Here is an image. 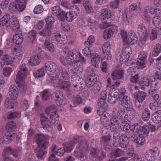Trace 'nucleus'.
I'll return each instance as SVG.
<instances>
[{
  "label": "nucleus",
  "instance_id": "obj_22",
  "mask_svg": "<svg viewBox=\"0 0 161 161\" xmlns=\"http://www.w3.org/2000/svg\"><path fill=\"white\" fill-rule=\"evenodd\" d=\"M15 2H16L15 9L19 12L23 11L26 7L27 0H15Z\"/></svg>",
  "mask_w": 161,
  "mask_h": 161
},
{
  "label": "nucleus",
  "instance_id": "obj_40",
  "mask_svg": "<svg viewBox=\"0 0 161 161\" xmlns=\"http://www.w3.org/2000/svg\"><path fill=\"white\" fill-rule=\"evenodd\" d=\"M16 128V124L13 121L8 122L6 126V129L8 132L14 131Z\"/></svg>",
  "mask_w": 161,
  "mask_h": 161
},
{
  "label": "nucleus",
  "instance_id": "obj_57",
  "mask_svg": "<svg viewBox=\"0 0 161 161\" xmlns=\"http://www.w3.org/2000/svg\"><path fill=\"white\" fill-rule=\"evenodd\" d=\"M152 119L153 121L155 123H158L161 121V117L159 116L157 114H152Z\"/></svg>",
  "mask_w": 161,
  "mask_h": 161
},
{
  "label": "nucleus",
  "instance_id": "obj_28",
  "mask_svg": "<svg viewBox=\"0 0 161 161\" xmlns=\"http://www.w3.org/2000/svg\"><path fill=\"white\" fill-rule=\"evenodd\" d=\"M38 33L41 36L47 38L51 35V28L47 26L40 31Z\"/></svg>",
  "mask_w": 161,
  "mask_h": 161
},
{
  "label": "nucleus",
  "instance_id": "obj_56",
  "mask_svg": "<svg viewBox=\"0 0 161 161\" xmlns=\"http://www.w3.org/2000/svg\"><path fill=\"white\" fill-rule=\"evenodd\" d=\"M106 158V153L103 151L102 150L101 152L100 151V152L98 153V155L97 156L96 158L99 161L103 160L104 159Z\"/></svg>",
  "mask_w": 161,
  "mask_h": 161
},
{
  "label": "nucleus",
  "instance_id": "obj_1",
  "mask_svg": "<svg viewBox=\"0 0 161 161\" xmlns=\"http://www.w3.org/2000/svg\"><path fill=\"white\" fill-rule=\"evenodd\" d=\"M35 141L37 144V147L35 150L36 156L38 159H42L46 153L45 149L47 145L46 138L43 135H36L35 136Z\"/></svg>",
  "mask_w": 161,
  "mask_h": 161
},
{
  "label": "nucleus",
  "instance_id": "obj_42",
  "mask_svg": "<svg viewBox=\"0 0 161 161\" xmlns=\"http://www.w3.org/2000/svg\"><path fill=\"white\" fill-rule=\"evenodd\" d=\"M54 17L51 15L47 17L45 19L46 25L47 27H51L53 24L55 22Z\"/></svg>",
  "mask_w": 161,
  "mask_h": 161
},
{
  "label": "nucleus",
  "instance_id": "obj_64",
  "mask_svg": "<svg viewBox=\"0 0 161 161\" xmlns=\"http://www.w3.org/2000/svg\"><path fill=\"white\" fill-rule=\"evenodd\" d=\"M12 69L9 67H6L3 69V75L5 76L9 75L12 71Z\"/></svg>",
  "mask_w": 161,
  "mask_h": 161
},
{
  "label": "nucleus",
  "instance_id": "obj_30",
  "mask_svg": "<svg viewBox=\"0 0 161 161\" xmlns=\"http://www.w3.org/2000/svg\"><path fill=\"white\" fill-rule=\"evenodd\" d=\"M8 26L14 30H16L19 28V24L17 19L15 18L11 19L10 22H9Z\"/></svg>",
  "mask_w": 161,
  "mask_h": 161
},
{
  "label": "nucleus",
  "instance_id": "obj_26",
  "mask_svg": "<svg viewBox=\"0 0 161 161\" xmlns=\"http://www.w3.org/2000/svg\"><path fill=\"white\" fill-rule=\"evenodd\" d=\"M9 20V15L8 14H7L0 19V26L5 25H6L7 27L8 26Z\"/></svg>",
  "mask_w": 161,
  "mask_h": 161
},
{
  "label": "nucleus",
  "instance_id": "obj_55",
  "mask_svg": "<svg viewBox=\"0 0 161 161\" xmlns=\"http://www.w3.org/2000/svg\"><path fill=\"white\" fill-rule=\"evenodd\" d=\"M70 86V83L68 81H63L60 85V87L65 90H68Z\"/></svg>",
  "mask_w": 161,
  "mask_h": 161
},
{
  "label": "nucleus",
  "instance_id": "obj_17",
  "mask_svg": "<svg viewBox=\"0 0 161 161\" xmlns=\"http://www.w3.org/2000/svg\"><path fill=\"white\" fill-rule=\"evenodd\" d=\"M124 71L122 70L116 69L113 71L111 77L114 80L123 79L124 77Z\"/></svg>",
  "mask_w": 161,
  "mask_h": 161
},
{
  "label": "nucleus",
  "instance_id": "obj_34",
  "mask_svg": "<svg viewBox=\"0 0 161 161\" xmlns=\"http://www.w3.org/2000/svg\"><path fill=\"white\" fill-rule=\"evenodd\" d=\"M40 60L41 59L39 58L38 56H34L31 57V59L28 62L31 65L33 66L39 64Z\"/></svg>",
  "mask_w": 161,
  "mask_h": 161
},
{
  "label": "nucleus",
  "instance_id": "obj_11",
  "mask_svg": "<svg viewBox=\"0 0 161 161\" xmlns=\"http://www.w3.org/2000/svg\"><path fill=\"white\" fill-rule=\"evenodd\" d=\"M45 71L49 75L51 73H55L56 71L57 66L55 64L52 62H47L43 67Z\"/></svg>",
  "mask_w": 161,
  "mask_h": 161
},
{
  "label": "nucleus",
  "instance_id": "obj_3",
  "mask_svg": "<svg viewBox=\"0 0 161 161\" xmlns=\"http://www.w3.org/2000/svg\"><path fill=\"white\" fill-rule=\"evenodd\" d=\"M135 114V111L130 105L125 107L124 109H120L119 116L120 119L130 121L133 119Z\"/></svg>",
  "mask_w": 161,
  "mask_h": 161
},
{
  "label": "nucleus",
  "instance_id": "obj_4",
  "mask_svg": "<svg viewBox=\"0 0 161 161\" xmlns=\"http://www.w3.org/2000/svg\"><path fill=\"white\" fill-rule=\"evenodd\" d=\"M136 31L140 36L141 42L143 44H145L149 36L145 26L143 24L139 25Z\"/></svg>",
  "mask_w": 161,
  "mask_h": 161
},
{
  "label": "nucleus",
  "instance_id": "obj_62",
  "mask_svg": "<svg viewBox=\"0 0 161 161\" xmlns=\"http://www.w3.org/2000/svg\"><path fill=\"white\" fill-rule=\"evenodd\" d=\"M100 150L97 148H92L91 150L90 154L96 158Z\"/></svg>",
  "mask_w": 161,
  "mask_h": 161
},
{
  "label": "nucleus",
  "instance_id": "obj_25",
  "mask_svg": "<svg viewBox=\"0 0 161 161\" xmlns=\"http://www.w3.org/2000/svg\"><path fill=\"white\" fill-rule=\"evenodd\" d=\"M137 40L138 38L136 36L134 32L128 33L126 39L128 43H130L131 45H135L137 43Z\"/></svg>",
  "mask_w": 161,
  "mask_h": 161
},
{
  "label": "nucleus",
  "instance_id": "obj_36",
  "mask_svg": "<svg viewBox=\"0 0 161 161\" xmlns=\"http://www.w3.org/2000/svg\"><path fill=\"white\" fill-rule=\"evenodd\" d=\"M15 105V101L13 99L7 98L5 102V106L7 109H12L14 108Z\"/></svg>",
  "mask_w": 161,
  "mask_h": 161
},
{
  "label": "nucleus",
  "instance_id": "obj_61",
  "mask_svg": "<svg viewBox=\"0 0 161 161\" xmlns=\"http://www.w3.org/2000/svg\"><path fill=\"white\" fill-rule=\"evenodd\" d=\"M161 21L160 18L158 16L154 17L152 20L153 24L155 26H158Z\"/></svg>",
  "mask_w": 161,
  "mask_h": 161
},
{
  "label": "nucleus",
  "instance_id": "obj_24",
  "mask_svg": "<svg viewBox=\"0 0 161 161\" xmlns=\"http://www.w3.org/2000/svg\"><path fill=\"white\" fill-rule=\"evenodd\" d=\"M137 40L138 38L136 36L134 32L128 33L126 39L128 43H130L131 45H135L137 43Z\"/></svg>",
  "mask_w": 161,
  "mask_h": 161
},
{
  "label": "nucleus",
  "instance_id": "obj_52",
  "mask_svg": "<svg viewBox=\"0 0 161 161\" xmlns=\"http://www.w3.org/2000/svg\"><path fill=\"white\" fill-rule=\"evenodd\" d=\"M121 129L124 131H127L130 128V125L127 121L122 122V125L120 126Z\"/></svg>",
  "mask_w": 161,
  "mask_h": 161
},
{
  "label": "nucleus",
  "instance_id": "obj_18",
  "mask_svg": "<svg viewBox=\"0 0 161 161\" xmlns=\"http://www.w3.org/2000/svg\"><path fill=\"white\" fill-rule=\"evenodd\" d=\"M54 97L56 103L58 102V103L57 105L60 106L65 103V98L62 92L60 91L57 92L54 94Z\"/></svg>",
  "mask_w": 161,
  "mask_h": 161
},
{
  "label": "nucleus",
  "instance_id": "obj_2",
  "mask_svg": "<svg viewBox=\"0 0 161 161\" xmlns=\"http://www.w3.org/2000/svg\"><path fill=\"white\" fill-rule=\"evenodd\" d=\"M103 23L100 25V28L106 29L103 34L104 38L106 39L109 38L114 34L117 33L118 28L115 25H110L107 20L103 21Z\"/></svg>",
  "mask_w": 161,
  "mask_h": 161
},
{
  "label": "nucleus",
  "instance_id": "obj_12",
  "mask_svg": "<svg viewBox=\"0 0 161 161\" xmlns=\"http://www.w3.org/2000/svg\"><path fill=\"white\" fill-rule=\"evenodd\" d=\"M25 64H23L20 66V69L18 71L16 76V79L22 81L26 77L27 69Z\"/></svg>",
  "mask_w": 161,
  "mask_h": 161
},
{
  "label": "nucleus",
  "instance_id": "obj_16",
  "mask_svg": "<svg viewBox=\"0 0 161 161\" xmlns=\"http://www.w3.org/2000/svg\"><path fill=\"white\" fill-rule=\"evenodd\" d=\"M133 96L136 100L143 102L146 99L147 93L145 92L139 91L134 93Z\"/></svg>",
  "mask_w": 161,
  "mask_h": 161
},
{
  "label": "nucleus",
  "instance_id": "obj_45",
  "mask_svg": "<svg viewBox=\"0 0 161 161\" xmlns=\"http://www.w3.org/2000/svg\"><path fill=\"white\" fill-rule=\"evenodd\" d=\"M41 123L43 128L48 129V130L51 129V122L48 121V119L46 120H41Z\"/></svg>",
  "mask_w": 161,
  "mask_h": 161
},
{
  "label": "nucleus",
  "instance_id": "obj_37",
  "mask_svg": "<svg viewBox=\"0 0 161 161\" xmlns=\"http://www.w3.org/2000/svg\"><path fill=\"white\" fill-rule=\"evenodd\" d=\"M78 53L76 51H74V53L73 57H71L72 58L70 59L67 60V63L69 65H71L73 66H75V63H76L78 58Z\"/></svg>",
  "mask_w": 161,
  "mask_h": 161
},
{
  "label": "nucleus",
  "instance_id": "obj_21",
  "mask_svg": "<svg viewBox=\"0 0 161 161\" xmlns=\"http://www.w3.org/2000/svg\"><path fill=\"white\" fill-rule=\"evenodd\" d=\"M17 151L14 150L11 147H5L3 153V158L5 157H8L7 155L8 154H10L15 157L18 156Z\"/></svg>",
  "mask_w": 161,
  "mask_h": 161
},
{
  "label": "nucleus",
  "instance_id": "obj_7",
  "mask_svg": "<svg viewBox=\"0 0 161 161\" xmlns=\"http://www.w3.org/2000/svg\"><path fill=\"white\" fill-rule=\"evenodd\" d=\"M119 116H113L111 119L109 125H110V130L111 131H114L115 130H117L119 128V123L120 120Z\"/></svg>",
  "mask_w": 161,
  "mask_h": 161
},
{
  "label": "nucleus",
  "instance_id": "obj_23",
  "mask_svg": "<svg viewBox=\"0 0 161 161\" xmlns=\"http://www.w3.org/2000/svg\"><path fill=\"white\" fill-rule=\"evenodd\" d=\"M156 153L154 150L150 149L147 150L145 155V158L149 161H153L156 158Z\"/></svg>",
  "mask_w": 161,
  "mask_h": 161
},
{
  "label": "nucleus",
  "instance_id": "obj_44",
  "mask_svg": "<svg viewBox=\"0 0 161 161\" xmlns=\"http://www.w3.org/2000/svg\"><path fill=\"white\" fill-rule=\"evenodd\" d=\"M44 69L42 67L39 70L35 71L33 74L36 77H41L45 75Z\"/></svg>",
  "mask_w": 161,
  "mask_h": 161
},
{
  "label": "nucleus",
  "instance_id": "obj_33",
  "mask_svg": "<svg viewBox=\"0 0 161 161\" xmlns=\"http://www.w3.org/2000/svg\"><path fill=\"white\" fill-rule=\"evenodd\" d=\"M59 73L63 78L65 80H67L69 78V75L64 68L59 67L58 69Z\"/></svg>",
  "mask_w": 161,
  "mask_h": 161
},
{
  "label": "nucleus",
  "instance_id": "obj_10",
  "mask_svg": "<svg viewBox=\"0 0 161 161\" xmlns=\"http://www.w3.org/2000/svg\"><path fill=\"white\" fill-rule=\"evenodd\" d=\"M156 107L154 105H151L149 109L145 108L144 109L142 115V119L144 121L148 120L150 119L153 110L155 111Z\"/></svg>",
  "mask_w": 161,
  "mask_h": 161
},
{
  "label": "nucleus",
  "instance_id": "obj_9",
  "mask_svg": "<svg viewBox=\"0 0 161 161\" xmlns=\"http://www.w3.org/2000/svg\"><path fill=\"white\" fill-rule=\"evenodd\" d=\"M97 75L92 73L89 75L86 78L85 81L86 85L88 87H91L97 81Z\"/></svg>",
  "mask_w": 161,
  "mask_h": 161
},
{
  "label": "nucleus",
  "instance_id": "obj_19",
  "mask_svg": "<svg viewBox=\"0 0 161 161\" xmlns=\"http://www.w3.org/2000/svg\"><path fill=\"white\" fill-rule=\"evenodd\" d=\"M9 95L11 99L15 100L18 96V91L17 87L14 85H11L9 89Z\"/></svg>",
  "mask_w": 161,
  "mask_h": 161
},
{
  "label": "nucleus",
  "instance_id": "obj_32",
  "mask_svg": "<svg viewBox=\"0 0 161 161\" xmlns=\"http://www.w3.org/2000/svg\"><path fill=\"white\" fill-rule=\"evenodd\" d=\"M111 12L110 10L108 9H104L102 11L101 14V16L102 17L103 20L105 19L108 20V19L111 17Z\"/></svg>",
  "mask_w": 161,
  "mask_h": 161
},
{
  "label": "nucleus",
  "instance_id": "obj_63",
  "mask_svg": "<svg viewBox=\"0 0 161 161\" xmlns=\"http://www.w3.org/2000/svg\"><path fill=\"white\" fill-rule=\"evenodd\" d=\"M144 19L146 20V21L148 23H150L151 17H150V15L148 14V11L147 9H146L144 12Z\"/></svg>",
  "mask_w": 161,
  "mask_h": 161
},
{
  "label": "nucleus",
  "instance_id": "obj_54",
  "mask_svg": "<svg viewBox=\"0 0 161 161\" xmlns=\"http://www.w3.org/2000/svg\"><path fill=\"white\" fill-rule=\"evenodd\" d=\"M66 13L65 12L61 11L57 16V17L59 20L64 22L66 18Z\"/></svg>",
  "mask_w": 161,
  "mask_h": 161
},
{
  "label": "nucleus",
  "instance_id": "obj_15",
  "mask_svg": "<svg viewBox=\"0 0 161 161\" xmlns=\"http://www.w3.org/2000/svg\"><path fill=\"white\" fill-rule=\"evenodd\" d=\"M132 50L129 46L126 45L124 47L122 51V53L120 55V58L122 60H125V59H128L130 58V54H131Z\"/></svg>",
  "mask_w": 161,
  "mask_h": 161
},
{
  "label": "nucleus",
  "instance_id": "obj_6",
  "mask_svg": "<svg viewBox=\"0 0 161 161\" xmlns=\"http://www.w3.org/2000/svg\"><path fill=\"white\" fill-rule=\"evenodd\" d=\"M121 89L119 90L118 89H113L109 94L108 97V101L111 104H113L117 102L118 97L121 92Z\"/></svg>",
  "mask_w": 161,
  "mask_h": 161
},
{
  "label": "nucleus",
  "instance_id": "obj_46",
  "mask_svg": "<svg viewBox=\"0 0 161 161\" xmlns=\"http://www.w3.org/2000/svg\"><path fill=\"white\" fill-rule=\"evenodd\" d=\"M44 46L51 52L54 51V47L52 43L49 42L48 40H45L44 43Z\"/></svg>",
  "mask_w": 161,
  "mask_h": 161
},
{
  "label": "nucleus",
  "instance_id": "obj_59",
  "mask_svg": "<svg viewBox=\"0 0 161 161\" xmlns=\"http://www.w3.org/2000/svg\"><path fill=\"white\" fill-rule=\"evenodd\" d=\"M150 12L152 14L158 15L160 14L161 11L158 8L152 7L150 9Z\"/></svg>",
  "mask_w": 161,
  "mask_h": 161
},
{
  "label": "nucleus",
  "instance_id": "obj_31",
  "mask_svg": "<svg viewBox=\"0 0 161 161\" xmlns=\"http://www.w3.org/2000/svg\"><path fill=\"white\" fill-rule=\"evenodd\" d=\"M23 40V37L22 34H16L13 37V41L14 43L17 45L20 44Z\"/></svg>",
  "mask_w": 161,
  "mask_h": 161
},
{
  "label": "nucleus",
  "instance_id": "obj_49",
  "mask_svg": "<svg viewBox=\"0 0 161 161\" xmlns=\"http://www.w3.org/2000/svg\"><path fill=\"white\" fill-rule=\"evenodd\" d=\"M50 97L49 92L47 90H44L42 92V97L44 101H46L48 100Z\"/></svg>",
  "mask_w": 161,
  "mask_h": 161
},
{
  "label": "nucleus",
  "instance_id": "obj_8",
  "mask_svg": "<svg viewBox=\"0 0 161 161\" xmlns=\"http://www.w3.org/2000/svg\"><path fill=\"white\" fill-rule=\"evenodd\" d=\"M89 143L86 140H84L80 141L79 143L78 148L84 154L87 153L91 149V147L89 146Z\"/></svg>",
  "mask_w": 161,
  "mask_h": 161
},
{
  "label": "nucleus",
  "instance_id": "obj_14",
  "mask_svg": "<svg viewBox=\"0 0 161 161\" xmlns=\"http://www.w3.org/2000/svg\"><path fill=\"white\" fill-rule=\"evenodd\" d=\"M140 3H139L137 5L136 3H133L131 4L129 8H127L125 12L124 15L125 16L126 18H128V15L132 12L135 10H139L141 9V6Z\"/></svg>",
  "mask_w": 161,
  "mask_h": 161
},
{
  "label": "nucleus",
  "instance_id": "obj_41",
  "mask_svg": "<svg viewBox=\"0 0 161 161\" xmlns=\"http://www.w3.org/2000/svg\"><path fill=\"white\" fill-rule=\"evenodd\" d=\"M82 53L84 55L88 57H91L92 56H94L95 52L89 50V48L88 47H86L82 50Z\"/></svg>",
  "mask_w": 161,
  "mask_h": 161
},
{
  "label": "nucleus",
  "instance_id": "obj_48",
  "mask_svg": "<svg viewBox=\"0 0 161 161\" xmlns=\"http://www.w3.org/2000/svg\"><path fill=\"white\" fill-rule=\"evenodd\" d=\"M141 134L147 136L150 131L149 127L146 125L142 126L141 127Z\"/></svg>",
  "mask_w": 161,
  "mask_h": 161
},
{
  "label": "nucleus",
  "instance_id": "obj_50",
  "mask_svg": "<svg viewBox=\"0 0 161 161\" xmlns=\"http://www.w3.org/2000/svg\"><path fill=\"white\" fill-rule=\"evenodd\" d=\"M149 36L147 38L149 37L151 41L155 40L157 38V35L158 34V31L156 30H152L150 34H148Z\"/></svg>",
  "mask_w": 161,
  "mask_h": 161
},
{
  "label": "nucleus",
  "instance_id": "obj_29",
  "mask_svg": "<svg viewBox=\"0 0 161 161\" xmlns=\"http://www.w3.org/2000/svg\"><path fill=\"white\" fill-rule=\"evenodd\" d=\"M145 139L144 137L139 136L136 137L133 140V141L138 147H141L144 144Z\"/></svg>",
  "mask_w": 161,
  "mask_h": 161
},
{
  "label": "nucleus",
  "instance_id": "obj_47",
  "mask_svg": "<svg viewBox=\"0 0 161 161\" xmlns=\"http://www.w3.org/2000/svg\"><path fill=\"white\" fill-rule=\"evenodd\" d=\"M139 84L142 88H146L149 86V78L144 80V81H140Z\"/></svg>",
  "mask_w": 161,
  "mask_h": 161
},
{
  "label": "nucleus",
  "instance_id": "obj_39",
  "mask_svg": "<svg viewBox=\"0 0 161 161\" xmlns=\"http://www.w3.org/2000/svg\"><path fill=\"white\" fill-rule=\"evenodd\" d=\"M72 142H65L63 145V147L65 152H70L72 150L74 146Z\"/></svg>",
  "mask_w": 161,
  "mask_h": 161
},
{
  "label": "nucleus",
  "instance_id": "obj_51",
  "mask_svg": "<svg viewBox=\"0 0 161 161\" xmlns=\"http://www.w3.org/2000/svg\"><path fill=\"white\" fill-rule=\"evenodd\" d=\"M52 14L53 15L57 16L62 10L58 6H56L52 8Z\"/></svg>",
  "mask_w": 161,
  "mask_h": 161
},
{
  "label": "nucleus",
  "instance_id": "obj_13",
  "mask_svg": "<svg viewBox=\"0 0 161 161\" xmlns=\"http://www.w3.org/2000/svg\"><path fill=\"white\" fill-rule=\"evenodd\" d=\"M110 46L108 43H105L102 47L104 57L108 60H110L112 58V55L110 52Z\"/></svg>",
  "mask_w": 161,
  "mask_h": 161
},
{
  "label": "nucleus",
  "instance_id": "obj_53",
  "mask_svg": "<svg viewBox=\"0 0 161 161\" xmlns=\"http://www.w3.org/2000/svg\"><path fill=\"white\" fill-rule=\"evenodd\" d=\"M149 83L152 88H156V86L158 84V81L155 78L152 79L149 78Z\"/></svg>",
  "mask_w": 161,
  "mask_h": 161
},
{
  "label": "nucleus",
  "instance_id": "obj_20",
  "mask_svg": "<svg viewBox=\"0 0 161 161\" xmlns=\"http://www.w3.org/2000/svg\"><path fill=\"white\" fill-rule=\"evenodd\" d=\"M120 146L122 148L126 149L128 147L129 141L128 138L125 134H122L120 136Z\"/></svg>",
  "mask_w": 161,
  "mask_h": 161
},
{
  "label": "nucleus",
  "instance_id": "obj_60",
  "mask_svg": "<svg viewBox=\"0 0 161 161\" xmlns=\"http://www.w3.org/2000/svg\"><path fill=\"white\" fill-rule=\"evenodd\" d=\"M98 106L99 107H102L103 108H108V104L106 103V100L99 99Z\"/></svg>",
  "mask_w": 161,
  "mask_h": 161
},
{
  "label": "nucleus",
  "instance_id": "obj_58",
  "mask_svg": "<svg viewBox=\"0 0 161 161\" xmlns=\"http://www.w3.org/2000/svg\"><path fill=\"white\" fill-rule=\"evenodd\" d=\"M43 11V6L41 5H38L34 8L33 11L36 14H39L42 13Z\"/></svg>",
  "mask_w": 161,
  "mask_h": 161
},
{
  "label": "nucleus",
  "instance_id": "obj_35",
  "mask_svg": "<svg viewBox=\"0 0 161 161\" xmlns=\"http://www.w3.org/2000/svg\"><path fill=\"white\" fill-rule=\"evenodd\" d=\"M98 56L97 54L95 53L94 56L91 57L92 58L91 60L92 65L96 68L98 67V64L100 62V58Z\"/></svg>",
  "mask_w": 161,
  "mask_h": 161
},
{
  "label": "nucleus",
  "instance_id": "obj_5",
  "mask_svg": "<svg viewBox=\"0 0 161 161\" xmlns=\"http://www.w3.org/2000/svg\"><path fill=\"white\" fill-rule=\"evenodd\" d=\"M121 92L118 96V98L120 102V104L125 107L131 105L130 98L125 95V88H121Z\"/></svg>",
  "mask_w": 161,
  "mask_h": 161
},
{
  "label": "nucleus",
  "instance_id": "obj_43",
  "mask_svg": "<svg viewBox=\"0 0 161 161\" xmlns=\"http://www.w3.org/2000/svg\"><path fill=\"white\" fill-rule=\"evenodd\" d=\"M161 51V45L159 44H157L153 48L152 53L153 56L155 57L157 56Z\"/></svg>",
  "mask_w": 161,
  "mask_h": 161
},
{
  "label": "nucleus",
  "instance_id": "obj_27",
  "mask_svg": "<svg viewBox=\"0 0 161 161\" xmlns=\"http://www.w3.org/2000/svg\"><path fill=\"white\" fill-rule=\"evenodd\" d=\"M55 41L60 44H64L66 42L67 37L65 36H62L60 34H56L54 35Z\"/></svg>",
  "mask_w": 161,
  "mask_h": 161
},
{
  "label": "nucleus",
  "instance_id": "obj_38",
  "mask_svg": "<svg viewBox=\"0 0 161 161\" xmlns=\"http://www.w3.org/2000/svg\"><path fill=\"white\" fill-rule=\"evenodd\" d=\"M83 4L87 13H90L93 12V8L89 1L84 0Z\"/></svg>",
  "mask_w": 161,
  "mask_h": 161
}]
</instances>
